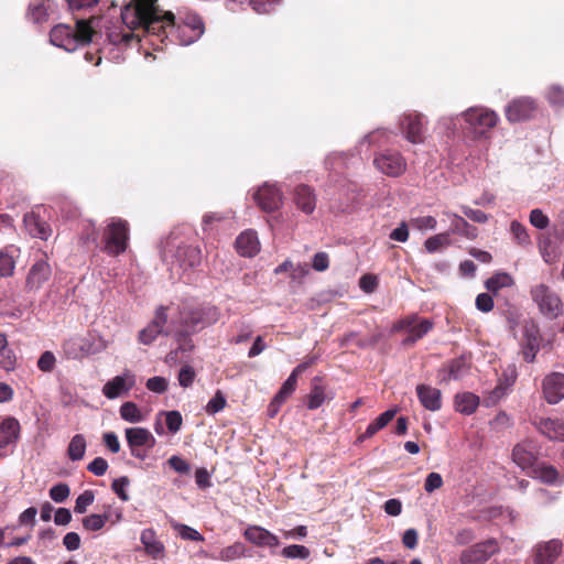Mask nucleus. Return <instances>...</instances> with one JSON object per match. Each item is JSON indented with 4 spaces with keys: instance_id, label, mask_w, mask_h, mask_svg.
<instances>
[{
    "instance_id": "aec40b11",
    "label": "nucleus",
    "mask_w": 564,
    "mask_h": 564,
    "mask_svg": "<svg viewBox=\"0 0 564 564\" xmlns=\"http://www.w3.org/2000/svg\"><path fill=\"white\" fill-rule=\"evenodd\" d=\"M432 326L433 324L430 319H419L416 316L406 317L399 323V328L405 329L409 333L406 341L411 343L426 335Z\"/></svg>"
},
{
    "instance_id": "423d86ee",
    "label": "nucleus",
    "mask_w": 564,
    "mask_h": 564,
    "mask_svg": "<svg viewBox=\"0 0 564 564\" xmlns=\"http://www.w3.org/2000/svg\"><path fill=\"white\" fill-rule=\"evenodd\" d=\"M108 347V341L99 334L90 333L82 337L66 340L63 349L67 358L79 359L86 356L100 354Z\"/></svg>"
},
{
    "instance_id": "49530a36",
    "label": "nucleus",
    "mask_w": 564,
    "mask_h": 564,
    "mask_svg": "<svg viewBox=\"0 0 564 564\" xmlns=\"http://www.w3.org/2000/svg\"><path fill=\"white\" fill-rule=\"evenodd\" d=\"M325 389L322 386H314L307 397V408L318 409L326 400Z\"/></svg>"
},
{
    "instance_id": "5701e85b",
    "label": "nucleus",
    "mask_w": 564,
    "mask_h": 564,
    "mask_svg": "<svg viewBox=\"0 0 564 564\" xmlns=\"http://www.w3.org/2000/svg\"><path fill=\"white\" fill-rule=\"evenodd\" d=\"M517 377H518V372H517L516 366L509 365L505 369L501 378H499L498 384L491 391L490 398H489L490 402L496 403L501 398H503L507 394L508 390L514 384Z\"/></svg>"
},
{
    "instance_id": "c85d7f7f",
    "label": "nucleus",
    "mask_w": 564,
    "mask_h": 564,
    "mask_svg": "<svg viewBox=\"0 0 564 564\" xmlns=\"http://www.w3.org/2000/svg\"><path fill=\"white\" fill-rule=\"evenodd\" d=\"M55 10L56 3L53 0H36L30 4L28 17L34 23H42Z\"/></svg>"
},
{
    "instance_id": "7ed1b4c3",
    "label": "nucleus",
    "mask_w": 564,
    "mask_h": 564,
    "mask_svg": "<svg viewBox=\"0 0 564 564\" xmlns=\"http://www.w3.org/2000/svg\"><path fill=\"white\" fill-rule=\"evenodd\" d=\"M177 306H160L154 314L153 319L139 333V340L144 345L152 344L160 335H173L178 340V333L174 315Z\"/></svg>"
},
{
    "instance_id": "4c0bfd02",
    "label": "nucleus",
    "mask_w": 564,
    "mask_h": 564,
    "mask_svg": "<svg viewBox=\"0 0 564 564\" xmlns=\"http://www.w3.org/2000/svg\"><path fill=\"white\" fill-rule=\"evenodd\" d=\"M15 360L14 352L8 347L6 335L0 333V367L7 371L13 370Z\"/></svg>"
},
{
    "instance_id": "6e6d98bb",
    "label": "nucleus",
    "mask_w": 564,
    "mask_h": 564,
    "mask_svg": "<svg viewBox=\"0 0 564 564\" xmlns=\"http://www.w3.org/2000/svg\"><path fill=\"white\" fill-rule=\"evenodd\" d=\"M226 405V398L218 391L206 404V412L208 414H216L221 411Z\"/></svg>"
},
{
    "instance_id": "e2e57ef3",
    "label": "nucleus",
    "mask_w": 564,
    "mask_h": 564,
    "mask_svg": "<svg viewBox=\"0 0 564 564\" xmlns=\"http://www.w3.org/2000/svg\"><path fill=\"white\" fill-rule=\"evenodd\" d=\"M167 387L169 381L164 377H152L147 381V388L155 393H164Z\"/></svg>"
},
{
    "instance_id": "f704fd0d",
    "label": "nucleus",
    "mask_w": 564,
    "mask_h": 564,
    "mask_svg": "<svg viewBox=\"0 0 564 564\" xmlns=\"http://www.w3.org/2000/svg\"><path fill=\"white\" fill-rule=\"evenodd\" d=\"M397 412V409H390L381 413L367 426L365 433L359 436V441L364 442L365 440L372 437L377 432L388 425V423L395 416Z\"/></svg>"
},
{
    "instance_id": "39448f33",
    "label": "nucleus",
    "mask_w": 564,
    "mask_h": 564,
    "mask_svg": "<svg viewBox=\"0 0 564 564\" xmlns=\"http://www.w3.org/2000/svg\"><path fill=\"white\" fill-rule=\"evenodd\" d=\"M218 318V310L213 306L193 311H180L177 307L174 319L176 321L177 328L181 330V333H178V341H181V339L186 340L188 334L216 323Z\"/></svg>"
},
{
    "instance_id": "f257e3e1",
    "label": "nucleus",
    "mask_w": 564,
    "mask_h": 564,
    "mask_svg": "<svg viewBox=\"0 0 564 564\" xmlns=\"http://www.w3.org/2000/svg\"><path fill=\"white\" fill-rule=\"evenodd\" d=\"M123 24L130 30L122 35V41L129 42L142 34H153L161 39L173 34L180 45L195 43L205 32V25L199 15L193 12H181L175 22L172 12L159 9L156 0H131L121 11Z\"/></svg>"
},
{
    "instance_id": "6ab92c4d",
    "label": "nucleus",
    "mask_w": 564,
    "mask_h": 564,
    "mask_svg": "<svg viewBox=\"0 0 564 564\" xmlns=\"http://www.w3.org/2000/svg\"><path fill=\"white\" fill-rule=\"evenodd\" d=\"M562 541L556 539L538 543L533 550L535 564H553L562 553Z\"/></svg>"
},
{
    "instance_id": "e433bc0d",
    "label": "nucleus",
    "mask_w": 564,
    "mask_h": 564,
    "mask_svg": "<svg viewBox=\"0 0 564 564\" xmlns=\"http://www.w3.org/2000/svg\"><path fill=\"white\" fill-rule=\"evenodd\" d=\"M119 413L120 417L129 423H140L145 420V415L141 412L139 406L131 401L122 403Z\"/></svg>"
},
{
    "instance_id": "412c9836",
    "label": "nucleus",
    "mask_w": 564,
    "mask_h": 564,
    "mask_svg": "<svg viewBox=\"0 0 564 564\" xmlns=\"http://www.w3.org/2000/svg\"><path fill=\"white\" fill-rule=\"evenodd\" d=\"M52 275V268L44 259L37 260L30 269L26 278V286L30 290H39Z\"/></svg>"
},
{
    "instance_id": "c756f323",
    "label": "nucleus",
    "mask_w": 564,
    "mask_h": 564,
    "mask_svg": "<svg viewBox=\"0 0 564 564\" xmlns=\"http://www.w3.org/2000/svg\"><path fill=\"white\" fill-rule=\"evenodd\" d=\"M23 221L29 234L35 238L46 240L52 235L51 227L35 214H26Z\"/></svg>"
},
{
    "instance_id": "2eb2a0df",
    "label": "nucleus",
    "mask_w": 564,
    "mask_h": 564,
    "mask_svg": "<svg viewBox=\"0 0 564 564\" xmlns=\"http://www.w3.org/2000/svg\"><path fill=\"white\" fill-rule=\"evenodd\" d=\"M536 109L535 101L529 97L513 99L506 108V117L510 122L530 119Z\"/></svg>"
},
{
    "instance_id": "393cba45",
    "label": "nucleus",
    "mask_w": 564,
    "mask_h": 564,
    "mask_svg": "<svg viewBox=\"0 0 564 564\" xmlns=\"http://www.w3.org/2000/svg\"><path fill=\"white\" fill-rule=\"evenodd\" d=\"M443 214L447 216L451 220V229L447 231L449 232V236L452 234L460 235L463 237H466L467 239H475L477 237V228L468 224L463 217H460L457 214L449 213L447 210H444Z\"/></svg>"
},
{
    "instance_id": "a19ab883",
    "label": "nucleus",
    "mask_w": 564,
    "mask_h": 564,
    "mask_svg": "<svg viewBox=\"0 0 564 564\" xmlns=\"http://www.w3.org/2000/svg\"><path fill=\"white\" fill-rule=\"evenodd\" d=\"M514 283L513 278L509 273H497L489 278L485 285L488 291L497 293L499 290L503 288H510Z\"/></svg>"
},
{
    "instance_id": "b1692460",
    "label": "nucleus",
    "mask_w": 564,
    "mask_h": 564,
    "mask_svg": "<svg viewBox=\"0 0 564 564\" xmlns=\"http://www.w3.org/2000/svg\"><path fill=\"white\" fill-rule=\"evenodd\" d=\"M416 393L421 404L429 411H438L442 408V394L436 388L419 384Z\"/></svg>"
},
{
    "instance_id": "58836bf2",
    "label": "nucleus",
    "mask_w": 564,
    "mask_h": 564,
    "mask_svg": "<svg viewBox=\"0 0 564 564\" xmlns=\"http://www.w3.org/2000/svg\"><path fill=\"white\" fill-rule=\"evenodd\" d=\"M86 447H87V443H86L84 435H82V434L74 435L72 437V440L68 444V448H67V454H68L69 459L73 462L83 459L85 456V453H86Z\"/></svg>"
},
{
    "instance_id": "09e8293b",
    "label": "nucleus",
    "mask_w": 564,
    "mask_h": 564,
    "mask_svg": "<svg viewBox=\"0 0 564 564\" xmlns=\"http://www.w3.org/2000/svg\"><path fill=\"white\" fill-rule=\"evenodd\" d=\"M410 224L419 231H427L436 228L437 220L435 217L426 215L411 218Z\"/></svg>"
},
{
    "instance_id": "bf43d9fd",
    "label": "nucleus",
    "mask_w": 564,
    "mask_h": 564,
    "mask_svg": "<svg viewBox=\"0 0 564 564\" xmlns=\"http://www.w3.org/2000/svg\"><path fill=\"white\" fill-rule=\"evenodd\" d=\"M69 496V487L66 484L54 485L50 489V497L57 503H61Z\"/></svg>"
},
{
    "instance_id": "f03ea898",
    "label": "nucleus",
    "mask_w": 564,
    "mask_h": 564,
    "mask_svg": "<svg viewBox=\"0 0 564 564\" xmlns=\"http://www.w3.org/2000/svg\"><path fill=\"white\" fill-rule=\"evenodd\" d=\"M94 31L85 20H77L75 28L58 24L51 30L50 41L54 46L74 52L78 46L91 41Z\"/></svg>"
},
{
    "instance_id": "8fccbe9b",
    "label": "nucleus",
    "mask_w": 564,
    "mask_h": 564,
    "mask_svg": "<svg viewBox=\"0 0 564 564\" xmlns=\"http://www.w3.org/2000/svg\"><path fill=\"white\" fill-rule=\"evenodd\" d=\"M281 554L285 558L305 560L310 556V550L304 545L293 544V545L285 546L282 550Z\"/></svg>"
},
{
    "instance_id": "72a5a7b5",
    "label": "nucleus",
    "mask_w": 564,
    "mask_h": 564,
    "mask_svg": "<svg viewBox=\"0 0 564 564\" xmlns=\"http://www.w3.org/2000/svg\"><path fill=\"white\" fill-rule=\"evenodd\" d=\"M295 203L302 212L305 214H312L315 209L316 198L308 186L301 185L295 192Z\"/></svg>"
},
{
    "instance_id": "1a4fd4ad",
    "label": "nucleus",
    "mask_w": 564,
    "mask_h": 564,
    "mask_svg": "<svg viewBox=\"0 0 564 564\" xmlns=\"http://www.w3.org/2000/svg\"><path fill=\"white\" fill-rule=\"evenodd\" d=\"M129 227L126 220L111 218L106 231V251L111 256H118L127 249Z\"/></svg>"
},
{
    "instance_id": "37998d69",
    "label": "nucleus",
    "mask_w": 564,
    "mask_h": 564,
    "mask_svg": "<svg viewBox=\"0 0 564 564\" xmlns=\"http://www.w3.org/2000/svg\"><path fill=\"white\" fill-rule=\"evenodd\" d=\"M246 554V546L241 542H236L232 545H229L223 549L217 556V558L221 561H234L240 557H243Z\"/></svg>"
},
{
    "instance_id": "a878e982",
    "label": "nucleus",
    "mask_w": 564,
    "mask_h": 564,
    "mask_svg": "<svg viewBox=\"0 0 564 564\" xmlns=\"http://www.w3.org/2000/svg\"><path fill=\"white\" fill-rule=\"evenodd\" d=\"M238 252L243 257H252L260 250V242L256 231L247 230L240 234L236 240Z\"/></svg>"
},
{
    "instance_id": "c03bdc74",
    "label": "nucleus",
    "mask_w": 564,
    "mask_h": 564,
    "mask_svg": "<svg viewBox=\"0 0 564 564\" xmlns=\"http://www.w3.org/2000/svg\"><path fill=\"white\" fill-rule=\"evenodd\" d=\"M108 519V514H89L83 519L82 523L87 531H99L106 525Z\"/></svg>"
},
{
    "instance_id": "4d7b16f0",
    "label": "nucleus",
    "mask_w": 564,
    "mask_h": 564,
    "mask_svg": "<svg viewBox=\"0 0 564 564\" xmlns=\"http://www.w3.org/2000/svg\"><path fill=\"white\" fill-rule=\"evenodd\" d=\"M510 230L518 243L527 245L530 242V237L527 232V229L519 221L513 220L511 223Z\"/></svg>"
},
{
    "instance_id": "774afa93",
    "label": "nucleus",
    "mask_w": 564,
    "mask_h": 564,
    "mask_svg": "<svg viewBox=\"0 0 564 564\" xmlns=\"http://www.w3.org/2000/svg\"><path fill=\"white\" fill-rule=\"evenodd\" d=\"M195 379V371L191 366H184L178 373V382L182 387L187 388L193 384Z\"/></svg>"
},
{
    "instance_id": "cd10ccee",
    "label": "nucleus",
    "mask_w": 564,
    "mask_h": 564,
    "mask_svg": "<svg viewBox=\"0 0 564 564\" xmlns=\"http://www.w3.org/2000/svg\"><path fill=\"white\" fill-rule=\"evenodd\" d=\"M538 430L554 441H564V421L560 419H540L536 423Z\"/></svg>"
},
{
    "instance_id": "bb28decb",
    "label": "nucleus",
    "mask_w": 564,
    "mask_h": 564,
    "mask_svg": "<svg viewBox=\"0 0 564 564\" xmlns=\"http://www.w3.org/2000/svg\"><path fill=\"white\" fill-rule=\"evenodd\" d=\"M20 257V249L14 245L7 246L0 250V275L11 276L14 273L17 260Z\"/></svg>"
},
{
    "instance_id": "4468645a",
    "label": "nucleus",
    "mask_w": 564,
    "mask_h": 564,
    "mask_svg": "<svg viewBox=\"0 0 564 564\" xmlns=\"http://www.w3.org/2000/svg\"><path fill=\"white\" fill-rule=\"evenodd\" d=\"M259 207L267 212H273L282 205V193L275 185L263 184L253 195Z\"/></svg>"
},
{
    "instance_id": "9d476101",
    "label": "nucleus",
    "mask_w": 564,
    "mask_h": 564,
    "mask_svg": "<svg viewBox=\"0 0 564 564\" xmlns=\"http://www.w3.org/2000/svg\"><path fill=\"white\" fill-rule=\"evenodd\" d=\"M135 375L130 370H124L121 375L115 376L102 387V394L109 399H118L128 395L135 386Z\"/></svg>"
},
{
    "instance_id": "864d4df0",
    "label": "nucleus",
    "mask_w": 564,
    "mask_h": 564,
    "mask_svg": "<svg viewBox=\"0 0 564 564\" xmlns=\"http://www.w3.org/2000/svg\"><path fill=\"white\" fill-rule=\"evenodd\" d=\"M545 97L553 106L564 105V89L558 85L550 86L546 90Z\"/></svg>"
},
{
    "instance_id": "6e6552de",
    "label": "nucleus",
    "mask_w": 564,
    "mask_h": 564,
    "mask_svg": "<svg viewBox=\"0 0 564 564\" xmlns=\"http://www.w3.org/2000/svg\"><path fill=\"white\" fill-rule=\"evenodd\" d=\"M530 294L542 315L553 319L562 314L563 304L560 296L546 284L533 285Z\"/></svg>"
},
{
    "instance_id": "ea45409f",
    "label": "nucleus",
    "mask_w": 564,
    "mask_h": 564,
    "mask_svg": "<svg viewBox=\"0 0 564 564\" xmlns=\"http://www.w3.org/2000/svg\"><path fill=\"white\" fill-rule=\"evenodd\" d=\"M529 476L540 479L545 484H554L557 479V471L552 466L543 465L538 462Z\"/></svg>"
},
{
    "instance_id": "69168bd1",
    "label": "nucleus",
    "mask_w": 564,
    "mask_h": 564,
    "mask_svg": "<svg viewBox=\"0 0 564 564\" xmlns=\"http://www.w3.org/2000/svg\"><path fill=\"white\" fill-rule=\"evenodd\" d=\"M87 469L96 476H104L108 469V463L102 457H96L88 464Z\"/></svg>"
},
{
    "instance_id": "f3484780",
    "label": "nucleus",
    "mask_w": 564,
    "mask_h": 564,
    "mask_svg": "<svg viewBox=\"0 0 564 564\" xmlns=\"http://www.w3.org/2000/svg\"><path fill=\"white\" fill-rule=\"evenodd\" d=\"M544 399L550 404H556L564 399V375L552 372L547 375L542 382Z\"/></svg>"
},
{
    "instance_id": "f8f14e48",
    "label": "nucleus",
    "mask_w": 564,
    "mask_h": 564,
    "mask_svg": "<svg viewBox=\"0 0 564 564\" xmlns=\"http://www.w3.org/2000/svg\"><path fill=\"white\" fill-rule=\"evenodd\" d=\"M498 551V542L495 539H489L464 551L460 556V562L462 564H482Z\"/></svg>"
},
{
    "instance_id": "2f4dec72",
    "label": "nucleus",
    "mask_w": 564,
    "mask_h": 564,
    "mask_svg": "<svg viewBox=\"0 0 564 564\" xmlns=\"http://www.w3.org/2000/svg\"><path fill=\"white\" fill-rule=\"evenodd\" d=\"M525 343L523 346V358L527 362H533L539 351V330L534 325L524 330Z\"/></svg>"
},
{
    "instance_id": "338daca9",
    "label": "nucleus",
    "mask_w": 564,
    "mask_h": 564,
    "mask_svg": "<svg viewBox=\"0 0 564 564\" xmlns=\"http://www.w3.org/2000/svg\"><path fill=\"white\" fill-rule=\"evenodd\" d=\"M167 463L176 473L188 474L191 470L189 464L177 455L171 456Z\"/></svg>"
},
{
    "instance_id": "13d9d810",
    "label": "nucleus",
    "mask_w": 564,
    "mask_h": 564,
    "mask_svg": "<svg viewBox=\"0 0 564 564\" xmlns=\"http://www.w3.org/2000/svg\"><path fill=\"white\" fill-rule=\"evenodd\" d=\"M280 3V0H250L252 9L260 14L269 13Z\"/></svg>"
},
{
    "instance_id": "a18cd8bd",
    "label": "nucleus",
    "mask_w": 564,
    "mask_h": 564,
    "mask_svg": "<svg viewBox=\"0 0 564 564\" xmlns=\"http://www.w3.org/2000/svg\"><path fill=\"white\" fill-rule=\"evenodd\" d=\"M468 372V366L464 359H455L447 367V379L459 380Z\"/></svg>"
},
{
    "instance_id": "79ce46f5",
    "label": "nucleus",
    "mask_w": 564,
    "mask_h": 564,
    "mask_svg": "<svg viewBox=\"0 0 564 564\" xmlns=\"http://www.w3.org/2000/svg\"><path fill=\"white\" fill-rule=\"evenodd\" d=\"M449 232H442L427 238L424 242V247L429 253H434L449 246Z\"/></svg>"
},
{
    "instance_id": "3c124183",
    "label": "nucleus",
    "mask_w": 564,
    "mask_h": 564,
    "mask_svg": "<svg viewBox=\"0 0 564 564\" xmlns=\"http://www.w3.org/2000/svg\"><path fill=\"white\" fill-rule=\"evenodd\" d=\"M173 529H175L178 533V535L184 540H191V541H203V535L195 529L181 523H172Z\"/></svg>"
},
{
    "instance_id": "603ef678",
    "label": "nucleus",
    "mask_w": 564,
    "mask_h": 564,
    "mask_svg": "<svg viewBox=\"0 0 564 564\" xmlns=\"http://www.w3.org/2000/svg\"><path fill=\"white\" fill-rule=\"evenodd\" d=\"M95 495L91 490H85L80 494L75 502L74 511L76 513L83 514L86 512L87 508L94 502Z\"/></svg>"
},
{
    "instance_id": "dca6fc26",
    "label": "nucleus",
    "mask_w": 564,
    "mask_h": 564,
    "mask_svg": "<svg viewBox=\"0 0 564 564\" xmlns=\"http://www.w3.org/2000/svg\"><path fill=\"white\" fill-rule=\"evenodd\" d=\"M247 541L258 547H268L273 552L279 546V538L269 530L259 525H248L243 532Z\"/></svg>"
},
{
    "instance_id": "473e14b6",
    "label": "nucleus",
    "mask_w": 564,
    "mask_h": 564,
    "mask_svg": "<svg viewBox=\"0 0 564 564\" xmlns=\"http://www.w3.org/2000/svg\"><path fill=\"white\" fill-rule=\"evenodd\" d=\"M479 404V398L471 392H463L455 395V410L462 414H473Z\"/></svg>"
},
{
    "instance_id": "0e129e2a",
    "label": "nucleus",
    "mask_w": 564,
    "mask_h": 564,
    "mask_svg": "<svg viewBox=\"0 0 564 564\" xmlns=\"http://www.w3.org/2000/svg\"><path fill=\"white\" fill-rule=\"evenodd\" d=\"M389 133L383 129H378L365 135L362 142H368L370 145H381L388 140Z\"/></svg>"
},
{
    "instance_id": "4be33fe9",
    "label": "nucleus",
    "mask_w": 564,
    "mask_h": 564,
    "mask_svg": "<svg viewBox=\"0 0 564 564\" xmlns=\"http://www.w3.org/2000/svg\"><path fill=\"white\" fill-rule=\"evenodd\" d=\"M401 128L410 142L421 143L423 141V122L419 115H405L401 120Z\"/></svg>"
},
{
    "instance_id": "a211bd4d",
    "label": "nucleus",
    "mask_w": 564,
    "mask_h": 564,
    "mask_svg": "<svg viewBox=\"0 0 564 564\" xmlns=\"http://www.w3.org/2000/svg\"><path fill=\"white\" fill-rule=\"evenodd\" d=\"M513 463L528 475L538 463L534 446L531 442L517 444L512 451Z\"/></svg>"
},
{
    "instance_id": "0eeeda50",
    "label": "nucleus",
    "mask_w": 564,
    "mask_h": 564,
    "mask_svg": "<svg viewBox=\"0 0 564 564\" xmlns=\"http://www.w3.org/2000/svg\"><path fill=\"white\" fill-rule=\"evenodd\" d=\"M164 258H171L172 269L177 273H185L188 270L197 268L202 263V251L198 247L192 245L173 243L164 252Z\"/></svg>"
},
{
    "instance_id": "20e7f679",
    "label": "nucleus",
    "mask_w": 564,
    "mask_h": 564,
    "mask_svg": "<svg viewBox=\"0 0 564 564\" xmlns=\"http://www.w3.org/2000/svg\"><path fill=\"white\" fill-rule=\"evenodd\" d=\"M460 116L465 122L464 131L474 141L488 139L489 131L499 122V116L485 107H470Z\"/></svg>"
},
{
    "instance_id": "ddd939ff",
    "label": "nucleus",
    "mask_w": 564,
    "mask_h": 564,
    "mask_svg": "<svg viewBox=\"0 0 564 564\" xmlns=\"http://www.w3.org/2000/svg\"><path fill=\"white\" fill-rule=\"evenodd\" d=\"M124 435L132 456L137 458L143 457L138 451L139 447L147 446L151 448L156 442L152 433L145 427H128Z\"/></svg>"
},
{
    "instance_id": "680f3d73",
    "label": "nucleus",
    "mask_w": 564,
    "mask_h": 564,
    "mask_svg": "<svg viewBox=\"0 0 564 564\" xmlns=\"http://www.w3.org/2000/svg\"><path fill=\"white\" fill-rule=\"evenodd\" d=\"M530 223L538 229H545L549 226L550 220L541 209L535 208L530 213Z\"/></svg>"
},
{
    "instance_id": "7c9ffc66",
    "label": "nucleus",
    "mask_w": 564,
    "mask_h": 564,
    "mask_svg": "<svg viewBox=\"0 0 564 564\" xmlns=\"http://www.w3.org/2000/svg\"><path fill=\"white\" fill-rule=\"evenodd\" d=\"M140 541L144 546L148 555L156 558L163 555L164 545L158 539L156 533L153 529H145L141 532Z\"/></svg>"
},
{
    "instance_id": "9b49d317",
    "label": "nucleus",
    "mask_w": 564,
    "mask_h": 564,
    "mask_svg": "<svg viewBox=\"0 0 564 564\" xmlns=\"http://www.w3.org/2000/svg\"><path fill=\"white\" fill-rule=\"evenodd\" d=\"M373 164L379 172L392 177L401 175L406 169L404 158L399 152L390 150L378 154Z\"/></svg>"
},
{
    "instance_id": "5fc2aeb1",
    "label": "nucleus",
    "mask_w": 564,
    "mask_h": 564,
    "mask_svg": "<svg viewBox=\"0 0 564 564\" xmlns=\"http://www.w3.org/2000/svg\"><path fill=\"white\" fill-rule=\"evenodd\" d=\"M129 484V478L126 476L115 479L111 484L112 490L122 501L129 500V495L127 494V488Z\"/></svg>"
},
{
    "instance_id": "c9c22d12",
    "label": "nucleus",
    "mask_w": 564,
    "mask_h": 564,
    "mask_svg": "<svg viewBox=\"0 0 564 564\" xmlns=\"http://www.w3.org/2000/svg\"><path fill=\"white\" fill-rule=\"evenodd\" d=\"M20 424L14 417H7L0 425V448L18 438Z\"/></svg>"
},
{
    "instance_id": "052dcab7",
    "label": "nucleus",
    "mask_w": 564,
    "mask_h": 564,
    "mask_svg": "<svg viewBox=\"0 0 564 564\" xmlns=\"http://www.w3.org/2000/svg\"><path fill=\"white\" fill-rule=\"evenodd\" d=\"M56 362V358L52 351H44L39 360H37V367L43 372H51L54 369Z\"/></svg>"
},
{
    "instance_id": "de8ad7c7",
    "label": "nucleus",
    "mask_w": 564,
    "mask_h": 564,
    "mask_svg": "<svg viewBox=\"0 0 564 564\" xmlns=\"http://www.w3.org/2000/svg\"><path fill=\"white\" fill-rule=\"evenodd\" d=\"M165 416V423L171 433H177L181 430L183 419L178 411H163L159 416Z\"/></svg>"
}]
</instances>
